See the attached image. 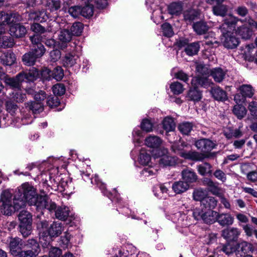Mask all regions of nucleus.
<instances>
[{"label": "nucleus", "instance_id": "nucleus-1", "mask_svg": "<svg viewBox=\"0 0 257 257\" xmlns=\"http://www.w3.org/2000/svg\"><path fill=\"white\" fill-rule=\"evenodd\" d=\"M20 190L25 207L28 203L31 206H35L38 211L46 209L51 212L56 209V203L50 200L47 194L38 195L34 187L28 183L23 184L20 186Z\"/></svg>", "mask_w": 257, "mask_h": 257}, {"label": "nucleus", "instance_id": "nucleus-2", "mask_svg": "<svg viewBox=\"0 0 257 257\" xmlns=\"http://www.w3.org/2000/svg\"><path fill=\"white\" fill-rule=\"evenodd\" d=\"M11 196L5 197L4 196L1 198L2 204L0 207V213L7 216H11L15 211H18L25 207V203L23 200L20 187L16 191L13 199L14 205L12 204Z\"/></svg>", "mask_w": 257, "mask_h": 257}, {"label": "nucleus", "instance_id": "nucleus-3", "mask_svg": "<svg viewBox=\"0 0 257 257\" xmlns=\"http://www.w3.org/2000/svg\"><path fill=\"white\" fill-rule=\"evenodd\" d=\"M186 148L189 147L185 142H176L171 145V150L173 153L186 160L197 162L203 158L202 157L203 154L196 151H187L185 149Z\"/></svg>", "mask_w": 257, "mask_h": 257}, {"label": "nucleus", "instance_id": "nucleus-4", "mask_svg": "<svg viewBox=\"0 0 257 257\" xmlns=\"http://www.w3.org/2000/svg\"><path fill=\"white\" fill-rule=\"evenodd\" d=\"M195 146L201 152L199 153L203 154L202 157L203 158L199 161H202L205 158H213L216 156V153L211 152L216 147V144L211 140L205 138L198 140L195 141Z\"/></svg>", "mask_w": 257, "mask_h": 257}, {"label": "nucleus", "instance_id": "nucleus-5", "mask_svg": "<svg viewBox=\"0 0 257 257\" xmlns=\"http://www.w3.org/2000/svg\"><path fill=\"white\" fill-rule=\"evenodd\" d=\"M18 219L19 231L24 237H27L32 232V216L28 211L22 210L18 215Z\"/></svg>", "mask_w": 257, "mask_h": 257}, {"label": "nucleus", "instance_id": "nucleus-6", "mask_svg": "<svg viewBox=\"0 0 257 257\" xmlns=\"http://www.w3.org/2000/svg\"><path fill=\"white\" fill-rule=\"evenodd\" d=\"M91 183L96 185L101 190L103 195L107 197L112 202H115L118 204L121 203L122 199L116 189H114L113 193L109 191L106 188V185L101 181L97 175H95L91 179Z\"/></svg>", "mask_w": 257, "mask_h": 257}, {"label": "nucleus", "instance_id": "nucleus-7", "mask_svg": "<svg viewBox=\"0 0 257 257\" xmlns=\"http://www.w3.org/2000/svg\"><path fill=\"white\" fill-rule=\"evenodd\" d=\"M155 158H160L159 164L163 167H175L178 164V159L169 154L168 150L165 148H160L155 150Z\"/></svg>", "mask_w": 257, "mask_h": 257}, {"label": "nucleus", "instance_id": "nucleus-8", "mask_svg": "<svg viewBox=\"0 0 257 257\" xmlns=\"http://www.w3.org/2000/svg\"><path fill=\"white\" fill-rule=\"evenodd\" d=\"M218 212L213 210H203L202 208H195L193 216L198 220H202L206 224H213L216 221Z\"/></svg>", "mask_w": 257, "mask_h": 257}, {"label": "nucleus", "instance_id": "nucleus-9", "mask_svg": "<svg viewBox=\"0 0 257 257\" xmlns=\"http://www.w3.org/2000/svg\"><path fill=\"white\" fill-rule=\"evenodd\" d=\"M254 90L250 85L242 84L237 89V93L234 96L236 103H243L247 98H251L254 94Z\"/></svg>", "mask_w": 257, "mask_h": 257}, {"label": "nucleus", "instance_id": "nucleus-10", "mask_svg": "<svg viewBox=\"0 0 257 257\" xmlns=\"http://www.w3.org/2000/svg\"><path fill=\"white\" fill-rule=\"evenodd\" d=\"M39 225H41L42 230L39 231V242L42 245V246L45 251L50 250L51 247H53L51 244L52 240V237L50 236L49 233H47L44 231V228L48 227V222L46 221H41Z\"/></svg>", "mask_w": 257, "mask_h": 257}, {"label": "nucleus", "instance_id": "nucleus-11", "mask_svg": "<svg viewBox=\"0 0 257 257\" xmlns=\"http://www.w3.org/2000/svg\"><path fill=\"white\" fill-rule=\"evenodd\" d=\"M21 17L18 13L14 12H4L0 11V25H11L14 23L21 20Z\"/></svg>", "mask_w": 257, "mask_h": 257}, {"label": "nucleus", "instance_id": "nucleus-12", "mask_svg": "<svg viewBox=\"0 0 257 257\" xmlns=\"http://www.w3.org/2000/svg\"><path fill=\"white\" fill-rule=\"evenodd\" d=\"M221 39L224 47L228 49L236 48L240 43L239 39L230 32L223 34Z\"/></svg>", "mask_w": 257, "mask_h": 257}, {"label": "nucleus", "instance_id": "nucleus-13", "mask_svg": "<svg viewBox=\"0 0 257 257\" xmlns=\"http://www.w3.org/2000/svg\"><path fill=\"white\" fill-rule=\"evenodd\" d=\"M4 82L7 86L14 91L20 89L21 88L22 83L25 82L21 73L17 74L15 77H9L7 76Z\"/></svg>", "mask_w": 257, "mask_h": 257}, {"label": "nucleus", "instance_id": "nucleus-14", "mask_svg": "<svg viewBox=\"0 0 257 257\" xmlns=\"http://www.w3.org/2000/svg\"><path fill=\"white\" fill-rule=\"evenodd\" d=\"M29 19L37 23H43L49 19V14L45 9L31 11L28 15Z\"/></svg>", "mask_w": 257, "mask_h": 257}, {"label": "nucleus", "instance_id": "nucleus-15", "mask_svg": "<svg viewBox=\"0 0 257 257\" xmlns=\"http://www.w3.org/2000/svg\"><path fill=\"white\" fill-rule=\"evenodd\" d=\"M10 34L12 36L17 38H22L25 36L27 33L26 28L23 25L16 23H14L10 27Z\"/></svg>", "mask_w": 257, "mask_h": 257}, {"label": "nucleus", "instance_id": "nucleus-16", "mask_svg": "<svg viewBox=\"0 0 257 257\" xmlns=\"http://www.w3.org/2000/svg\"><path fill=\"white\" fill-rule=\"evenodd\" d=\"M7 241H9V247L11 253L14 256L18 255L22 250V239L17 237H11Z\"/></svg>", "mask_w": 257, "mask_h": 257}, {"label": "nucleus", "instance_id": "nucleus-17", "mask_svg": "<svg viewBox=\"0 0 257 257\" xmlns=\"http://www.w3.org/2000/svg\"><path fill=\"white\" fill-rule=\"evenodd\" d=\"M78 56L70 53H66L62 58L63 66L66 68H70L75 66L78 70L80 68L79 64H77Z\"/></svg>", "mask_w": 257, "mask_h": 257}, {"label": "nucleus", "instance_id": "nucleus-18", "mask_svg": "<svg viewBox=\"0 0 257 257\" xmlns=\"http://www.w3.org/2000/svg\"><path fill=\"white\" fill-rule=\"evenodd\" d=\"M237 254H240V256L245 254H250L254 250V247L251 243L245 241H241L236 244Z\"/></svg>", "mask_w": 257, "mask_h": 257}, {"label": "nucleus", "instance_id": "nucleus-19", "mask_svg": "<svg viewBox=\"0 0 257 257\" xmlns=\"http://www.w3.org/2000/svg\"><path fill=\"white\" fill-rule=\"evenodd\" d=\"M25 109L34 114H39L44 110V105L42 102L32 101L25 103Z\"/></svg>", "mask_w": 257, "mask_h": 257}, {"label": "nucleus", "instance_id": "nucleus-20", "mask_svg": "<svg viewBox=\"0 0 257 257\" xmlns=\"http://www.w3.org/2000/svg\"><path fill=\"white\" fill-rule=\"evenodd\" d=\"M202 97V91H200L196 86L190 87L186 96V97L188 101H192L194 102L199 101L201 99Z\"/></svg>", "mask_w": 257, "mask_h": 257}, {"label": "nucleus", "instance_id": "nucleus-21", "mask_svg": "<svg viewBox=\"0 0 257 257\" xmlns=\"http://www.w3.org/2000/svg\"><path fill=\"white\" fill-rule=\"evenodd\" d=\"M217 200L214 197L207 196L201 201L199 207L196 208H202L203 210H213L217 206Z\"/></svg>", "mask_w": 257, "mask_h": 257}, {"label": "nucleus", "instance_id": "nucleus-22", "mask_svg": "<svg viewBox=\"0 0 257 257\" xmlns=\"http://www.w3.org/2000/svg\"><path fill=\"white\" fill-rule=\"evenodd\" d=\"M240 232L237 228H227L222 231V236L227 241H236Z\"/></svg>", "mask_w": 257, "mask_h": 257}, {"label": "nucleus", "instance_id": "nucleus-23", "mask_svg": "<svg viewBox=\"0 0 257 257\" xmlns=\"http://www.w3.org/2000/svg\"><path fill=\"white\" fill-rule=\"evenodd\" d=\"M26 83L33 82L40 78V70L35 67H32L28 72H21Z\"/></svg>", "mask_w": 257, "mask_h": 257}, {"label": "nucleus", "instance_id": "nucleus-24", "mask_svg": "<svg viewBox=\"0 0 257 257\" xmlns=\"http://www.w3.org/2000/svg\"><path fill=\"white\" fill-rule=\"evenodd\" d=\"M192 28L194 31L198 35H202L206 34L209 29L207 22L203 20L193 23Z\"/></svg>", "mask_w": 257, "mask_h": 257}, {"label": "nucleus", "instance_id": "nucleus-25", "mask_svg": "<svg viewBox=\"0 0 257 257\" xmlns=\"http://www.w3.org/2000/svg\"><path fill=\"white\" fill-rule=\"evenodd\" d=\"M44 231L49 233L52 237H57L62 233V224L58 222H54L48 228L47 227L46 228H44Z\"/></svg>", "mask_w": 257, "mask_h": 257}, {"label": "nucleus", "instance_id": "nucleus-26", "mask_svg": "<svg viewBox=\"0 0 257 257\" xmlns=\"http://www.w3.org/2000/svg\"><path fill=\"white\" fill-rule=\"evenodd\" d=\"M210 93L213 98L217 101H225L228 99L227 92L219 86L212 88Z\"/></svg>", "mask_w": 257, "mask_h": 257}, {"label": "nucleus", "instance_id": "nucleus-27", "mask_svg": "<svg viewBox=\"0 0 257 257\" xmlns=\"http://www.w3.org/2000/svg\"><path fill=\"white\" fill-rule=\"evenodd\" d=\"M234 218L229 213H217L216 221L222 226H228L232 225Z\"/></svg>", "mask_w": 257, "mask_h": 257}, {"label": "nucleus", "instance_id": "nucleus-28", "mask_svg": "<svg viewBox=\"0 0 257 257\" xmlns=\"http://www.w3.org/2000/svg\"><path fill=\"white\" fill-rule=\"evenodd\" d=\"M16 60V56L11 50L3 53L0 57L1 63L6 66H12L15 63Z\"/></svg>", "mask_w": 257, "mask_h": 257}, {"label": "nucleus", "instance_id": "nucleus-29", "mask_svg": "<svg viewBox=\"0 0 257 257\" xmlns=\"http://www.w3.org/2000/svg\"><path fill=\"white\" fill-rule=\"evenodd\" d=\"M208 77L209 76H197L192 80L191 83L193 85V81L195 79L196 82L195 85L197 84L204 88H208L214 84L211 79H209Z\"/></svg>", "mask_w": 257, "mask_h": 257}, {"label": "nucleus", "instance_id": "nucleus-30", "mask_svg": "<svg viewBox=\"0 0 257 257\" xmlns=\"http://www.w3.org/2000/svg\"><path fill=\"white\" fill-rule=\"evenodd\" d=\"M6 110L12 116L16 117L20 113V109L18 105L12 100H8L5 103Z\"/></svg>", "mask_w": 257, "mask_h": 257}, {"label": "nucleus", "instance_id": "nucleus-31", "mask_svg": "<svg viewBox=\"0 0 257 257\" xmlns=\"http://www.w3.org/2000/svg\"><path fill=\"white\" fill-rule=\"evenodd\" d=\"M226 72L220 67H215L211 69L210 76H211L215 82H221L224 79Z\"/></svg>", "mask_w": 257, "mask_h": 257}, {"label": "nucleus", "instance_id": "nucleus-32", "mask_svg": "<svg viewBox=\"0 0 257 257\" xmlns=\"http://www.w3.org/2000/svg\"><path fill=\"white\" fill-rule=\"evenodd\" d=\"M26 250H28L37 256L41 251L39 243L34 238L29 239L26 244Z\"/></svg>", "mask_w": 257, "mask_h": 257}, {"label": "nucleus", "instance_id": "nucleus-33", "mask_svg": "<svg viewBox=\"0 0 257 257\" xmlns=\"http://www.w3.org/2000/svg\"><path fill=\"white\" fill-rule=\"evenodd\" d=\"M200 46L199 42H194L189 43L185 47L184 52L189 56H193L198 54L200 50Z\"/></svg>", "mask_w": 257, "mask_h": 257}, {"label": "nucleus", "instance_id": "nucleus-34", "mask_svg": "<svg viewBox=\"0 0 257 257\" xmlns=\"http://www.w3.org/2000/svg\"><path fill=\"white\" fill-rule=\"evenodd\" d=\"M172 188L176 194H180L185 192L188 189L189 185L184 181H175L173 184Z\"/></svg>", "mask_w": 257, "mask_h": 257}, {"label": "nucleus", "instance_id": "nucleus-35", "mask_svg": "<svg viewBox=\"0 0 257 257\" xmlns=\"http://www.w3.org/2000/svg\"><path fill=\"white\" fill-rule=\"evenodd\" d=\"M162 144L161 139L157 136H150L145 139V144L150 148L159 149Z\"/></svg>", "mask_w": 257, "mask_h": 257}, {"label": "nucleus", "instance_id": "nucleus-36", "mask_svg": "<svg viewBox=\"0 0 257 257\" xmlns=\"http://www.w3.org/2000/svg\"><path fill=\"white\" fill-rule=\"evenodd\" d=\"M212 166L207 162L203 163L197 167V171L200 175L208 176L212 175Z\"/></svg>", "mask_w": 257, "mask_h": 257}, {"label": "nucleus", "instance_id": "nucleus-37", "mask_svg": "<svg viewBox=\"0 0 257 257\" xmlns=\"http://www.w3.org/2000/svg\"><path fill=\"white\" fill-rule=\"evenodd\" d=\"M182 178L185 182L193 183L197 179V176L195 172L190 169L184 170L182 172Z\"/></svg>", "mask_w": 257, "mask_h": 257}, {"label": "nucleus", "instance_id": "nucleus-38", "mask_svg": "<svg viewBox=\"0 0 257 257\" xmlns=\"http://www.w3.org/2000/svg\"><path fill=\"white\" fill-rule=\"evenodd\" d=\"M54 211L56 217L60 220H66L69 216L70 210L68 207H56Z\"/></svg>", "mask_w": 257, "mask_h": 257}, {"label": "nucleus", "instance_id": "nucleus-39", "mask_svg": "<svg viewBox=\"0 0 257 257\" xmlns=\"http://www.w3.org/2000/svg\"><path fill=\"white\" fill-rule=\"evenodd\" d=\"M228 9V6L222 3L213 6L212 11L215 16L224 17L226 15Z\"/></svg>", "mask_w": 257, "mask_h": 257}, {"label": "nucleus", "instance_id": "nucleus-40", "mask_svg": "<svg viewBox=\"0 0 257 257\" xmlns=\"http://www.w3.org/2000/svg\"><path fill=\"white\" fill-rule=\"evenodd\" d=\"M30 52H31L37 59H39L44 55L46 49L42 44H36L35 45H32L30 48Z\"/></svg>", "mask_w": 257, "mask_h": 257}, {"label": "nucleus", "instance_id": "nucleus-41", "mask_svg": "<svg viewBox=\"0 0 257 257\" xmlns=\"http://www.w3.org/2000/svg\"><path fill=\"white\" fill-rule=\"evenodd\" d=\"M162 124L164 130L166 132V134L170 132L174 131L175 129L176 124L171 116L165 117L162 121Z\"/></svg>", "mask_w": 257, "mask_h": 257}, {"label": "nucleus", "instance_id": "nucleus-42", "mask_svg": "<svg viewBox=\"0 0 257 257\" xmlns=\"http://www.w3.org/2000/svg\"><path fill=\"white\" fill-rule=\"evenodd\" d=\"M38 60L30 51L25 53L22 58L23 64L28 66H34Z\"/></svg>", "mask_w": 257, "mask_h": 257}, {"label": "nucleus", "instance_id": "nucleus-43", "mask_svg": "<svg viewBox=\"0 0 257 257\" xmlns=\"http://www.w3.org/2000/svg\"><path fill=\"white\" fill-rule=\"evenodd\" d=\"M194 123L192 122L183 121L179 124L178 128L180 133L184 135H189L193 129Z\"/></svg>", "mask_w": 257, "mask_h": 257}, {"label": "nucleus", "instance_id": "nucleus-44", "mask_svg": "<svg viewBox=\"0 0 257 257\" xmlns=\"http://www.w3.org/2000/svg\"><path fill=\"white\" fill-rule=\"evenodd\" d=\"M199 16V13L194 9L188 10L183 13L184 19L187 23L193 22Z\"/></svg>", "mask_w": 257, "mask_h": 257}, {"label": "nucleus", "instance_id": "nucleus-45", "mask_svg": "<svg viewBox=\"0 0 257 257\" xmlns=\"http://www.w3.org/2000/svg\"><path fill=\"white\" fill-rule=\"evenodd\" d=\"M15 44L14 39L10 36L0 37V48L7 49L12 48Z\"/></svg>", "mask_w": 257, "mask_h": 257}, {"label": "nucleus", "instance_id": "nucleus-46", "mask_svg": "<svg viewBox=\"0 0 257 257\" xmlns=\"http://www.w3.org/2000/svg\"><path fill=\"white\" fill-rule=\"evenodd\" d=\"M182 10V6L179 3H172L168 7V13L171 15L178 16L181 14Z\"/></svg>", "mask_w": 257, "mask_h": 257}, {"label": "nucleus", "instance_id": "nucleus-47", "mask_svg": "<svg viewBox=\"0 0 257 257\" xmlns=\"http://www.w3.org/2000/svg\"><path fill=\"white\" fill-rule=\"evenodd\" d=\"M235 105L232 109L233 113L237 117L238 119H242L246 114V110L241 103H237Z\"/></svg>", "mask_w": 257, "mask_h": 257}, {"label": "nucleus", "instance_id": "nucleus-48", "mask_svg": "<svg viewBox=\"0 0 257 257\" xmlns=\"http://www.w3.org/2000/svg\"><path fill=\"white\" fill-rule=\"evenodd\" d=\"M237 32L239 35L243 39H249L251 37L252 31L248 27L242 26L237 28Z\"/></svg>", "mask_w": 257, "mask_h": 257}, {"label": "nucleus", "instance_id": "nucleus-49", "mask_svg": "<svg viewBox=\"0 0 257 257\" xmlns=\"http://www.w3.org/2000/svg\"><path fill=\"white\" fill-rule=\"evenodd\" d=\"M220 250L224 252L226 255H230L235 252L237 254V246L230 243H227L220 246Z\"/></svg>", "mask_w": 257, "mask_h": 257}, {"label": "nucleus", "instance_id": "nucleus-50", "mask_svg": "<svg viewBox=\"0 0 257 257\" xmlns=\"http://www.w3.org/2000/svg\"><path fill=\"white\" fill-rule=\"evenodd\" d=\"M94 13V7L92 5H86L84 7H81V16L82 17L89 19L91 18Z\"/></svg>", "mask_w": 257, "mask_h": 257}, {"label": "nucleus", "instance_id": "nucleus-51", "mask_svg": "<svg viewBox=\"0 0 257 257\" xmlns=\"http://www.w3.org/2000/svg\"><path fill=\"white\" fill-rule=\"evenodd\" d=\"M196 71L200 76H209L211 70L203 63H199L196 65Z\"/></svg>", "mask_w": 257, "mask_h": 257}, {"label": "nucleus", "instance_id": "nucleus-52", "mask_svg": "<svg viewBox=\"0 0 257 257\" xmlns=\"http://www.w3.org/2000/svg\"><path fill=\"white\" fill-rule=\"evenodd\" d=\"M84 29V25L79 22L74 23L70 28V31L73 36H79Z\"/></svg>", "mask_w": 257, "mask_h": 257}, {"label": "nucleus", "instance_id": "nucleus-53", "mask_svg": "<svg viewBox=\"0 0 257 257\" xmlns=\"http://www.w3.org/2000/svg\"><path fill=\"white\" fill-rule=\"evenodd\" d=\"M46 6L51 12H57L61 7V0H49L46 3Z\"/></svg>", "mask_w": 257, "mask_h": 257}, {"label": "nucleus", "instance_id": "nucleus-54", "mask_svg": "<svg viewBox=\"0 0 257 257\" xmlns=\"http://www.w3.org/2000/svg\"><path fill=\"white\" fill-rule=\"evenodd\" d=\"M73 36L71 31L67 29H64L60 32L59 39L63 43H67L70 42Z\"/></svg>", "mask_w": 257, "mask_h": 257}, {"label": "nucleus", "instance_id": "nucleus-55", "mask_svg": "<svg viewBox=\"0 0 257 257\" xmlns=\"http://www.w3.org/2000/svg\"><path fill=\"white\" fill-rule=\"evenodd\" d=\"M163 35L167 38L172 37L174 34V31L172 26L169 23H164L161 25Z\"/></svg>", "mask_w": 257, "mask_h": 257}, {"label": "nucleus", "instance_id": "nucleus-56", "mask_svg": "<svg viewBox=\"0 0 257 257\" xmlns=\"http://www.w3.org/2000/svg\"><path fill=\"white\" fill-rule=\"evenodd\" d=\"M12 98L18 103H22L25 101L26 98V94L23 93L21 88L12 92Z\"/></svg>", "mask_w": 257, "mask_h": 257}, {"label": "nucleus", "instance_id": "nucleus-57", "mask_svg": "<svg viewBox=\"0 0 257 257\" xmlns=\"http://www.w3.org/2000/svg\"><path fill=\"white\" fill-rule=\"evenodd\" d=\"M52 79L60 81L64 77V70L61 66H57L52 70Z\"/></svg>", "mask_w": 257, "mask_h": 257}, {"label": "nucleus", "instance_id": "nucleus-58", "mask_svg": "<svg viewBox=\"0 0 257 257\" xmlns=\"http://www.w3.org/2000/svg\"><path fill=\"white\" fill-rule=\"evenodd\" d=\"M52 91L54 96H62L64 95L66 92L65 86L63 83H57L53 85Z\"/></svg>", "mask_w": 257, "mask_h": 257}, {"label": "nucleus", "instance_id": "nucleus-59", "mask_svg": "<svg viewBox=\"0 0 257 257\" xmlns=\"http://www.w3.org/2000/svg\"><path fill=\"white\" fill-rule=\"evenodd\" d=\"M170 88L173 93L175 95L181 94L184 90L183 85L178 81L172 83L170 85Z\"/></svg>", "mask_w": 257, "mask_h": 257}, {"label": "nucleus", "instance_id": "nucleus-60", "mask_svg": "<svg viewBox=\"0 0 257 257\" xmlns=\"http://www.w3.org/2000/svg\"><path fill=\"white\" fill-rule=\"evenodd\" d=\"M140 127L144 132H150L153 131V123L150 119L144 118L140 124Z\"/></svg>", "mask_w": 257, "mask_h": 257}, {"label": "nucleus", "instance_id": "nucleus-61", "mask_svg": "<svg viewBox=\"0 0 257 257\" xmlns=\"http://www.w3.org/2000/svg\"><path fill=\"white\" fill-rule=\"evenodd\" d=\"M52 70L47 67H43L40 70V78L43 81L52 79Z\"/></svg>", "mask_w": 257, "mask_h": 257}, {"label": "nucleus", "instance_id": "nucleus-62", "mask_svg": "<svg viewBox=\"0 0 257 257\" xmlns=\"http://www.w3.org/2000/svg\"><path fill=\"white\" fill-rule=\"evenodd\" d=\"M47 104L50 108H55L60 104V100L57 96L50 95L47 98Z\"/></svg>", "mask_w": 257, "mask_h": 257}, {"label": "nucleus", "instance_id": "nucleus-63", "mask_svg": "<svg viewBox=\"0 0 257 257\" xmlns=\"http://www.w3.org/2000/svg\"><path fill=\"white\" fill-rule=\"evenodd\" d=\"M71 236L69 233L66 232L64 235L60 237L59 243L61 247L64 248L68 247L70 244Z\"/></svg>", "mask_w": 257, "mask_h": 257}, {"label": "nucleus", "instance_id": "nucleus-64", "mask_svg": "<svg viewBox=\"0 0 257 257\" xmlns=\"http://www.w3.org/2000/svg\"><path fill=\"white\" fill-rule=\"evenodd\" d=\"M151 160V156L149 154H148L146 152H141L139 158V161L140 164L146 166L149 164Z\"/></svg>", "mask_w": 257, "mask_h": 257}]
</instances>
